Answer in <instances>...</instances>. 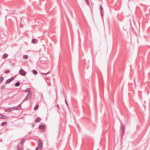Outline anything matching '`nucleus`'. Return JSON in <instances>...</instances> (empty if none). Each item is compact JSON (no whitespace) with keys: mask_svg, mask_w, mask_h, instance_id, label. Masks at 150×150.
I'll return each instance as SVG.
<instances>
[{"mask_svg":"<svg viewBox=\"0 0 150 150\" xmlns=\"http://www.w3.org/2000/svg\"><path fill=\"white\" fill-rule=\"evenodd\" d=\"M32 93H28V94L26 96V97L23 100V102H24V101L29 100L30 99L31 97H32Z\"/></svg>","mask_w":150,"mask_h":150,"instance_id":"f257e3e1","label":"nucleus"},{"mask_svg":"<svg viewBox=\"0 0 150 150\" xmlns=\"http://www.w3.org/2000/svg\"><path fill=\"white\" fill-rule=\"evenodd\" d=\"M19 74L22 76H24L26 74V72L23 69H21L19 71Z\"/></svg>","mask_w":150,"mask_h":150,"instance_id":"f03ea898","label":"nucleus"},{"mask_svg":"<svg viewBox=\"0 0 150 150\" xmlns=\"http://www.w3.org/2000/svg\"><path fill=\"white\" fill-rule=\"evenodd\" d=\"M38 146L40 150L41 149L42 147V140L40 139L38 140Z\"/></svg>","mask_w":150,"mask_h":150,"instance_id":"7ed1b4c3","label":"nucleus"},{"mask_svg":"<svg viewBox=\"0 0 150 150\" xmlns=\"http://www.w3.org/2000/svg\"><path fill=\"white\" fill-rule=\"evenodd\" d=\"M120 129L122 132L125 133V126L123 124L121 125Z\"/></svg>","mask_w":150,"mask_h":150,"instance_id":"20e7f679","label":"nucleus"},{"mask_svg":"<svg viewBox=\"0 0 150 150\" xmlns=\"http://www.w3.org/2000/svg\"><path fill=\"white\" fill-rule=\"evenodd\" d=\"M14 79L13 77H12L11 78L8 79L6 81V84L9 83Z\"/></svg>","mask_w":150,"mask_h":150,"instance_id":"39448f33","label":"nucleus"},{"mask_svg":"<svg viewBox=\"0 0 150 150\" xmlns=\"http://www.w3.org/2000/svg\"><path fill=\"white\" fill-rule=\"evenodd\" d=\"M12 108H13L14 110H18L21 109V107L20 104H19V105L17 107H14Z\"/></svg>","mask_w":150,"mask_h":150,"instance_id":"423d86ee","label":"nucleus"},{"mask_svg":"<svg viewBox=\"0 0 150 150\" xmlns=\"http://www.w3.org/2000/svg\"><path fill=\"white\" fill-rule=\"evenodd\" d=\"M38 40L37 39H33L32 40V42L33 44H36L38 42Z\"/></svg>","mask_w":150,"mask_h":150,"instance_id":"0eeeda50","label":"nucleus"},{"mask_svg":"<svg viewBox=\"0 0 150 150\" xmlns=\"http://www.w3.org/2000/svg\"><path fill=\"white\" fill-rule=\"evenodd\" d=\"M6 118V116L5 115L0 114V119H5Z\"/></svg>","mask_w":150,"mask_h":150,"instance_id":"6e6552de","label":"nucleus"},{"mask_svg":"<svg viewBox=\"0 0 150 150\" xmlns=\"http://www.w3.org/2000/svg\"><path fill=\"white\" fill-rule=\"evenodd\" d=\"M12 108H6L5 109V111L6 112H10L12 110Z\"/></svg>","mask_w":150,"mask_h":150,"instance_id":"1a4fd4ad","label":"nucleus"},{"mask_svg":"<svg viewBox=\"0 0 150 150\" xmlns=\"http://www.w3.org/2000/svg\"><path fill=\"white\" fill-rule=\"evenodd\" d=\"M45 126L44 125H40L39 126V128L40 129H43L45 128Z\"/></svg>","mask_w":150,"mask_h":150,"instance_id":"9d476101","label":"nucleus"},{"mask_svg":"<svg viewBox=\"0 0 150 150\" xmlns=\"http://www.w3.org/2000/svg\"><path fill=\"white\" fill-rule=\"evenodd\" d=\"M8 57V54L6 53H5L4 54L3 56V58L4 59Z\"/></svg>","mask_w":150,"mask_h":150,"instance_id":"9b49d317","label":"nucleus"},{"mask_svg":"<svg viewBox=\"0 0 150 150\" xmlns=\"http://www.w3.org/2000/svg\"><path fill=\"white\" fill-rule=\"evenodd\" d=\"M25 92H28L29 93H32L31 91V89L30 88H27L25 91Z\"/></svg>","mask_w":150,"mask_h":150,"instance_id":"f8f14e48","label":"nucleus"},{"mask_svg":"<svg viewBox=\"0 0 150 150\" xmlns=\"http://www.w3.org/2000/svg\"><path fill=\"white\" fill-rule=\"evenodd\" d=\"M40 120V119L39 117H37L35 120V122H39Z\"/></svg>","mask_w":150,"mask_h":150,"instance_id":"ddd939ff","label":"nucleus"},{"mask_svg":"<svg viewBox=\"0 0 150 150\" xmlns=\"http://www.w3.org/2000/svg\"><path fill=\"white\" fill-rule=\"evenodd\" d=\"M50 73V71H48V72L46 73H41V74L43 76V75H46L48 74H49Z\"/></svg>","mask_w":150,"mask_h":150,"instance_id":"4468645a","label":"nucleus"},{"mask_svg":"<svg viewBox=\"0 0 150 150\" xmlns=\"http://www.w3.org/2000/svg\"><path fill=\"white\" fill-rule=\"evenodd\" d=\"M4 79L2 76L0 77V83L4 80Z\"/></svg>","mask_w":150,"mask_h":150,"instance_id":"2eb2a0df","label":"nucleus"},{"mask_svg":"<svg viewBox=\"0 0 150 150\" xmlns=\"http://www.w3.org/2000/svg\"><path fill=\"white\" fill-rule=\"evenodd\" d=\"M20 83L19 82H17L15 84V85L16 86H20Z\"/></svg>","mask_w":150,"mask_h":150,"instance_id":"dca6fc26","label":"nucleus"},{"mask_svg":"<svg viewBox=\"0 0 150 150\" xmlns=\"http://www.w3.org/2000/svg\"><path fill=\"white\" fill-rule=\"evenodd\" d=\"M6 124H7V122H3L1 123V125L2 126H4V125H6Z\"/></svg>","mask_w":150,"mask_h":150,"instance_id":"f3484780","label":"nucleus"},{"mask_svg":"<svg viewBox=\"0 0 150 150\" xmlns=\"http://www.w3.org/2000/svg\"><path fill=\"white\" fill-rule=\"evenodd\" d=\"M33 72L34 74L35 75H36L37 74V72L35 70H33Z\"/></svg>","mask_w":150,"mask_h":150,"instance_id":"a211bd4d","label":"nucleus"},{"mask_svg":"<svg viewBox=\"0 0 150 150\" xmlns=\"http://www.w3.org/2000/svg\"><path fill=\"white\" fill-rule=\"evenodd\" d=\"M39 105H37L35 107H34V110H37L38 109V108L39 107Z\"/></svg>","mask_w":150,"mask_h":150,"instance_id":"6ab92c4d","label":"nucleus"},{"mask_svg":"<svg viewBox=\"0 0 150 150\" xmlns=\"http://www.w3.org/2000/svg\"><path fill=\"white\" fill-rule=\"evenodd\" d=\"M23 58L25 59H28V56L27 55H24L23 56Z\"/></svg>","mask_w":150,"mask_h":150,"instance_id":"aec40b11","label":"nucleus"},{"mask_svg":"<svg viewBox=\"0 0 150 150\" xmlns=\"http://www.w3.org/2000/svg\"><path fill=\"white\" fill-rule=\"evenodd\" d=\"M25 139H22L21 142V144H22L24 142Z\"/></svg>","mask_w":150,"mask_h":150,"instance_id":"412c9836","label":"nucleus"},{"mask_svg":"<svg viewBox=\"0 0 150 150\" xmlns=\"http://www.w3.org/2000/svg\"><path fill=\"white\" fill-rule=\"evenodd\" d=\"M85 1L88 5H89L90 4V2L88 0H85Z\"/></svg>","mask_w":150,"mask_h":150,"instance_id":"4be33fe9","label":"nucleus"},{"mask_svg":"<svg viewBox=\"0 0 150 150\" xmlns=\"http://www.w3.org/2000/svg\"><path fill=\"white\" fill-rule=\"evenodd\" d=\"M10 72V70H7L5 71L4 73L8 74Z\"/></svg>","mask_w":150,"mask_h":150,"instance_id":"5701e85b","label":"nucleus"},{"mask_svg":"<svg viewBox=\"0 0 150 150\" xmlns=\"http://www.w3.org/2000/svg\"><path fill=\"white\" fill-rule=\"evenodd\" d=\"M17 149L18 150H22L21 149H20V147L18 145L17 146Z\"/></svg>","mask_w":150,"mask_h":150,"instance_id":"b1692460","label":"nucleus"},{"mask_svg":"<svg viewBox=\"0 0 150 150\" xmlns=\"http://www.w3.org/2000/svg\"><path fill=\"white\" fill-rule=\"evenodd\" d=\"M124 133L122 132L121 134V137H122L124 136Z\"/></svg>","mask_w":150,"mask_h":150,"instance_id":"393cba45","label":"nucleus"},{"mask_svg":"<svg viewBox=\"0 0 150 150\" xmlns=\"http://www.w3.org/2000/svg\"><path fill=\"white\" fill-rule=\"evenodd\" d=\"M100 9L101 11H102L103 9V8L101 6L100 7Z\"/></svg>","mask_w":150,"mask_h":150,"instance_id":"a878e982","label":"nucleus"},{"mask_svg":"<svg viewBox=\"0 0 150 150\" xmlns=\"http://www.w3.org/2000/svg\"><path fill=\"white\" fill-rule=\"evenodd\" d=\"M39 149V147L38 146H37L36 148V150H38Z\"/></svg>","mask_w":150,"mask_h":150,"instance_id":"bb28decb","label":"nucleus"},{"mask_svg":"<svg viewBox=\"0 0 150 150\" xmlns=\"http://www.w3.org/2000/svg\"><path fill=\"white\" fill-rule=\"evenodd\" d=\"M57 107H59V104H57Z\"/></svg>","mask_w":150,"mask_h":150,"instance_id":"cd10ccee","label":"nucleus"},{"mask_svg":"<svg viewBox=\"0 0 150 150\" xmlns=\"http://www.w3.org/2000/svg\"><path fill=\"white\" fill-rule=\"evenodd\" d=\"M70 13H71V14L72 13V12L71 11V10H70Z\"/></svg>","mask_w":150,"mask_h":150,"instance_id":"c85d7f7f","label":"nucleus"},{"mask_svg":"<svg viewBox=\"0 0 150 150\" xmlns=\"http://www.w3.org/2000/svg\"><path fill=\"white\" fill-rule=\"evenodd\" d=\"M145 15H146V16L148 15V14H145Z\"/></svg>","mask_w":150,"mask_h":150,"instance_id":"c756f323","label":"nucleus"}]
</instances>
